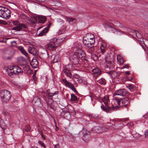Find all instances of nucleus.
Instances as JSON below:
<instances>
[{
  "mask_svg": "<svg viewBox=\"0 0 148 148\" xmlns=\"http://www.w3.org/2000/svg\"><path fill=\"white\" fill-rule=\"evenodd\" d=\"M15 51L14 50L8 51L5 54V55L3 57V59L5 60H11L15 54Z\"/></svg>",
  "mask_w": 148,
  "mask_h": 148,
  "instance_id": "6e6552de",
  "label": "nucleus"
},
{
  "mask_svg": "<svg viewBox=\"0 0 148 148\" xmlns=\"http://www.w3.org/2000/svg\"><path fill=\"white\" fill-rule=\"evenodd\" d=\"M120 62L121 63H123L124 62L123 60L122 59H120Z\"/></svg>",
  "mask_w": 148,
  "mask_h": 148,
  "instance_id": "69168bd1",
  "label": "nucleus"
},
{
  "mask_svg": "<svg viewBox=\"0 0 148 148\" xmlns=\"http://www.w3.org/2000/svg\"><path fill=\"white\" fill-rule=\"evenodd\" d=\"M133 79L132 77H129L127 78V79L128 81H131Z\"/></svg>",
  "mask_w": 148,
  "mask_h": 148,
  "instance_id": "4d7b16f0",
  "label": "nucleus"
},
{
  "mask_svg": "<svg viewBox=\"0 0 148 148\" xmlns=\"http://www.w3.org/2000/svg\"><path fill=\"white\" fill-rule=\"evenodd\" d=\"M29 52L34 55L37 56L36 49L33 47H29L28 48Z\"/></svg>",
  "mask_w": 148,
  "mask_h": 148,
  "instance_id": "a211bd4d",
  "label": "nucleus"
},
{
  "mask_svg": "<svg viewBox=\"0 0 148 148\" xmlns=\"http://www.w3.org/2000/svg\"><path fill=\"white\" fill-rule=\"evenodd\" d=\"M70 58L73 64L77 65L79 64V58L77 54L75 52L74 54L71 56Z\"/></svg>",
  "mask_w": 148,
  "mask_h": 148,
  "instance_id": "ddd939ff",
  "label": "nucleus"
},
{
  "mask_svg": "<svg viewBox=\"0 0 148 148\" xmlns=\"http://www.w3.org/2000/svg\"><path fill=\"white\" fill-rule=\"evenodd\" d=\"M37 21V19L36 18H34L33 20H31V22L32 24H35V22Z\"/></svg>",
  "mask_w": 148,
  "mask_h": 148,
  "instance_id": "a18cd8bd",
  "label": "nucleus"
},
{
  "mask_svg": "<svg viewBox=\"0 0 148 148\" xmlns=\"http://www.w3.org/2000/svg\"><path fill=\"white\" fill-rule=\"evenodd\" d=\"M22 53L24 54L26 57H28V53L24 49L22 52Z\"/></svg>",
  "mask_w": 148,
  "mask_h": 148,
  "instance_id": "79ce46f5",
  "label": "nucleus"
},
{
  "mask_svg": "<svg viewBox=\"0 0 148 148\" xmlns=\"http://www.w3.org/2000/svg\"><path fill=\"white\" fill-rule=\"evenodd\" d=\"M38 143L39 144L41 145L44 148L46 147V146H45L44 143H43L41 141L39 140Z\"/></svg>",
  "mask_w": 148,
  "mask_h": 148,
  "instance_id": "37998d69",
  "label": "nucleus"
},
{
  "mask_svg": "<svg viewBox=\"0 0 148 148\" xmlns=\"http://www.w3.org/2000/svg\"><path fill=\"white\" fill-rule=\"evenodd\" d=\"M133 137L136 138H138L141 136V135L138 133H136L133 135Z\"/></svg>",
  "mask_w": 148,
  "mask_h": 148,
  "instance_id": "c9c22d12",
  "label": "nucleus"
},
{
  "mask_svg": "<svg viewBox=\"0 0 148 148\" xmlns=\"http://www.w3.org/2000/svg\"><path fill=\"white\" fill-rule=\"evenodd\" d=\"M113 73V72L112 71H110L107 72V73L110 75H112Z\"/></svg>",
  "mask_w": 148,
  "mask_h": 148,
  "instance_id": "13d9d810",
  "label": "nucleus"
},
{
  "mask_svg": "<svg viewBox=\"0 0 148 148\" xmlns=\"http://www.w3.org/2000/svg\"><path fill=\"white\" fill-rule=\"evenodd\" d=\"M62 81L66 86L70 88L76 93H78L73 84L68 81L66 79H62Z\"/></svg>",
  "mask_w": 148,
  "mask_h": 148,
  "instance_id": "9d476101",
  "label": "nucleus"
},
{
  "mask_svg": "<svg viewBox=\"0 0 148 148\" xmlns=\"http://www.w3.org/2000/svg\"><path fill=\"white\" fill-rule=\"evenodd\" d=\"M12 23L14 25H16V27H14L12 28V29L13 30H16L17 31H20L23 29L27 28V27L25 24L23 23H20L17 21H13Z\"/></svg>",
  "mask_w": 148,
  "mask_h": 148,
  "instance_id": "39448f33",
  "label": "nucleus"
},
{
  "mask_svg": "<svg viewBox=\"0 0 148 148\" xmlns=\"http://www.w3.org/2000/svg\"><path fill=\"white\" fill-rule=\"evenodd\" d=\"M12 70L14 72H15V73L16 74L17 70V66H14L12 67H11Z\"/></svg>",
  "mask_w": 148,
  "mask_h": 148,
  "instance_id": "4c0bfd02",
  "label": "nucleus"
},
{
  "mask_svg": "<svg viewBox=\"0 0 148 148\" xmlns=\"http://www.w3.org/2000/svg\"><path fill=\"white\" fill-rule=\"evenodd\" d=\"M23 69L24 71H27L30 69V67L27 64H23Z\"/></svg>",
  "mask_w": 148,
  "mask_h": 148,
  "instance_id": "f704fd0d",
  "label": "nucleus"
},
{
  "mask_svg": "<svg viewBox=\"0 0 148 148\" xmlns=\"http://www.w3.org/2000/svg\"><path fill=\"white\" fill-rule=\"evenodd\" d=\"M89 116L90 117L92 118L95 119H98L99 118L98 114H89Z\"/></svg>",
  "mask_w": 148,
  "mask_h": 148,
  "instance_id": "7c9ffc66",
  "label": "nucleus"
},
{
  "mask_svg": "<svg viewBox=\"0 0 148 148\" xmlns=\"http://www.w3.org/2000/svg\"><path fill=\"white\" fill-rule=\"evenodd\" d=\"M27 73L29 74H31L32 73L33 71L32 70L29 69V70L27 71Z\"/></svg>",
  "mask_w": 148,
  "mask_h": 148,
  "instance_id": "6e6d98bb",
  "label": "nucleus"
},
{
  "mask_svg": "<svg viewBox=\"0 0 148 148\" xmlns=\"http://www.w3.org/2000/svg\"><path fill=\"white\" fill-rule=\"evenodd\" d=\"M8 71V75L12 77H14V75H16V74L14 71L12 70L11 67L8 68L6 69Z\"/></svg>",
  "mask_w": 148,
  "mask_h": 148,
  "instance_id": "4be33fe9",
  "label": "nucleus"
},
{
  "mask_svg": "<svg viewBox=\"0 0 148 148\" xmlns=\"http://www.w3.org/2000/svg\"><path fill=\"white\" fill-rule=\"evenodd\" d=\"M56 92V91H55V92H53V91H52V90L51 91L50 90V92L51 93H55Z\"/></svg>",
  "mask_w": 148,
  "mask_h": 148,
  "instance_id": "774afa93",
  "label": "nucleus"
},
{
  "mask_svg": "<svg viewBox=\"0 0 148 148\" xmlns=\"http://www.w3.org/2000/svg\"><path fill=\"white\" fill-rule=\"evenodd\" d=\"M83 136L82 139L85 142L89 141L90 138V131H88L87 130L84 129L82 131Z\"/></svg>",
  "mask_w": 148,
  "mask_h": 148,
  "instance_id": "1a4fd4ad",
  "label": "nucleus"
},
{
  "mask_svg": "<svg viewBox=\"0 0 148 148\" xmlns=\"http://www.w3.org/2000/svg\"><path fill=\"white\" fill-rule=\"evenodd\" d=\"M53 100L52 99H49L48 101L47 102V104L49 106V107L50 108H51V105L53 103Z\"/></svg>",
  "mask_w": 148,
  "mask_h": 148,
  "instance_id": "e433bc0d",
  "label": "nucleus"
},
{
  "mask_svg": "<svg viewBox=\"0 0 148 148\" xmlns=\"http://www.w3.org/2000/svg\"><path fill=\"white\" fill-rule=\"evenodd\" d=\"M31 128L30 126L29 125H26L25 127V128L23 130V131L28 132H29Z\"/></svg>",
  "mask_w": 148,
  "mask_h": 148,
  "instance_id": "473e14b6",
  "label": "nucleus"
},
{
  "mask_svg": "<svg viewBox=\"0 0 148 148\" xmlns=\"http://www.w3.org/2000/svg\"><path fill=\"white\" fill-rule=\"evenodd\" d=\"M63 72L65 74V75H66V76L70 78H72V75L71 73L70 72V71H66V70H63Z\"/></svg>",
  "mask_w": 148,
  "mask_h": 148,
  "instance_id": "a878e982",
  "label": "nucleus"
},
{
  "mask_svg": "<svg viewBox=\"0 0 148 148\" xmlns=\"http://www.w3.org/2000/svg\"><path fill=\"white\" fill-rule=\"evenodd\" d=\"M102 100L105 106L104 105L101 106V108L104 112L107 113H111L119 109V107L118 106L110 105L109 100V96L108 95L105 96L102 99Z\"/></svg>",
  "mask_w": 148,
  "mask_h": 148,
  "instance_id": "f257e3e1",
  "label": "nucleus"
},
{
  "mask_svg": "<svg viewBox=\"0 0 148 148\" xmlns=\"http://www.w3.org/2000/svg\"><path fill=\"white\" fill-rule=\"evenodd\" d=\"M11 12L8 8L0 6V17L4 18H9L11 16Z\"/></svg>",
  "mask_w": 148,
  "mask_h": 148,
  "instance_id": "7ed1b4c3",
  "label": "nucleus"
},
{
  "mask_svg": "<svg viewBox=\"0 0 148 148\" xmlns=\"http://www.w3.org/2000/svg\"><path fill=\"white\" fill-rule=\"evenodd\" d=\"M47 20V18L42 16H39L38 17V21L39 23H45Z\"/></svg>",
  "mask_w": 148,
  "mask_h": 148,
  "instance_id": "5701e85b",
  "label": "nucleus"
},
{
  "mask_svg": "<svg viewBox=\"0 0 148 148\" xmlns=\"http://www.w3.org/2000/svg\"><path fill=\"white\" fill-rule=\"evenodd\" d=\"M18 48L21 51V52L24 49L23 47L21 46H18Z\"/></svg>",
  "mask_w": 148,
  "mask_h": 148,
  "instance_id": "603ef678",
  "label": "nucleus"
},
{
  "mask_svg": "<svg viewBox=\"0 0 148 148\" xmlns=\"http://www.w3.org/2000/svg\"><path fill=\"white\" fill-rule=\"evenodd\" d=\"M54 148H59V145L58 144H56L54 146Z\"/></svg>",
  "mask_w": 148,
  "mask_h": 148,
  "instance_id": "052dcab7",
  "label": "nucleus"
},
{
  "mask_svg": "<svg viewBox=\"0 0 148 148\" xmlns=\"http://www.w3.org/2000/svg\"><path fill=\"white\" fill-rule=\"evenodd\" d=\"M97 82L101 85H105L106 84V81L105 79L103 78H101L99 80H98Z\"/></svg>",
  "mask_w": 148,
  "mask_h": 148,
  "instance_id": "bb28decb",
  "label": "nucleus"
},
{
  "mask_svg": "<svg viewBox=\"0 0 148 148\" xmlns=\"http://www.w3.org/2000/svg\"><path fill=\"white\" fill-rule=\"evenodd\" d=\"M48 32V29L45 28L44 29L39 33V34L38 35V36H41L45 35Z\"/></svg>",
  "mask_w": 148,
  "mask_h": 148,
  "instance_id": "b1692460",
  "label": "nucleus"
},
{
  "mask_svg": "<svg viewBox=\"0 0 148 148\" xmlns=\"http://www.w3.org/2000/svg\"><path fill=\"white\" fill-rule=\"evenodd\" d=\"M2 114H3L5 117L6 116H8L9 115V113L5 111H4L3 112Z\"/></svg>",
  "mask_w": 148,
  "mask_h": 148,
  "instance_id": "a19ab883",
  "label": "nucleus"
},
{
  "mask_svg": "<svg viewBox=\"0 0 148 148\" xmlns=\"http://www.w3.org/2000/svg\"><path fill=\"white\" fill-rule=\"evenodd\" d=\"M0 127L3 130H4V129L6 128V126L5 125L3 120L0 117Z\"/></svg>",
  "mask_w": 148,
  "mask_h": 148,
  "instance_id": "393cba45",
  "label": "nucleus"
},
{
  "mask_svg": "<svg viewBox=\"0 0 148 148\" xmlns=\"http://www.w3.org/2000/svg\"><path fill=\"white\" fill-rule=\"evenodd\" d=\"M134 31L136 33V36L137 37V33H138V32L136 30H134Z\"/></svg>",
  "mask_w": 148,
  "mask_h": 148,
  "instance_id": "0e129e2a",
  "label": "nucleus"
},
{
  "mask_svg": "<svg viewBox=\"0 0 148 148\" xmlns=\"http://www.w3.org/2000/svg\"><path fill=\"white\" fill-rule=\"evenodd\" d=\"M76 53L77 54L79 58L82 60H86V54L82 50L79 49H77L75 51Z\"/></svg>",
  "mask_w": 148,
  "mask_h": 148,
  "instance_id": "f8f14e48",
  "label": "nucleus"
},
{
  "mask_svg": "<svg viewBox=\"0 0 148 148\" xmlns=\"http://www.w3.org/2000/svg\"><path fill=\"white\" fill-rule=\"evenodd\" d=\"M11 45L13 47H15L16 46L17 43L15 41H14L11 42Z\"/></svg>",
  "mask_w": 148,
  "mask_h": 148,
  "instance_id": "c03bdc74",
  "label": "nucleus"
},
{
  "mask_svg": "<svg viewBox=\"0 0 148 148\" xmlns=\"http://www.w3.org/2000/svg\"><path fill=\"white\" fill-rule=\"evenodd\" d=\"M17 68L18 69L16 74L18 75L19 74H20L21 75L23 73V71L18 66V67Z\"/></svg>",
  "mask_w": 148,
  "mask_h": 148,
  "instance_id": "72a5a7b5",
  "label": "nucleus"
},
{
  "mask_svg": "<svg viewBox=\"0 0 148 148\" xmlns=\"http://www.w3.org/2000/svg\"><path fill=\"white\" fill-rule=\"evenodd\" d=\"M33 78L34 80V82H35L37 80V79L36 77V74L35 73H34L33 75Z\"/></svg>",
  "mask_w": 148,
  "mask_h": 148,
  "instance_id": "8fccbe9b",
  "label": "nucleus"
},
{
  "mask_svg": "<svg viewBox=\"0 0 148 148\" xmlns=\"http://www.w3.org/2000/svg\"><path fill=\"white\" fill-rule=\"evenodd\" d=\"M31 66L33 68H36L38 66V62L37 60L34 58L30 62Z\"/></svg>",
  "mask_w": 148,
  "mask_h": 148,
  "instance_id": "dca6fc26",
  "label": "nucleus"
},
{
  "mask_svg": "<svg viewBox=\"0 0 148 148\" xmlns=\"http://www.w3.org/2000/svg\"><path fill=\"white\" fill-rule=\"evenodd\" d=\"M90 97L91 98V100L92 101L93 100V98L94 97V96L93 95H91L90 96Z\"/></svg>",
  "mask_w": 148,
  "mask_h": 148,
  "instance_id": "680f3d73",
  "label": "nucleus"
},
{
  "mask_svg": "<svg viewBox=\"0 0 148 148\" xmlns=\"http://www.w3.org/2000/svg\"><path fill=\"white\" fill-rule=\"evenodd\" d=\"M130 103L129 99L128 97H127L122 99L121 104L123 105V106L126 107L127 106L130 104Z\"/></svg>",
  "mask_w": 148,
  "mask_h": 148,
  "instance_id": "f3484780",
  "label": "nucleus"
},
{
  "mask_svg": "<svg viewBox=\"0 0 148 148\" xmlns=\"http://www.w3.org/2000/svg\"><path fill=\"white\" fill-rule=\"evenodd\" d=\"M125 74H126L127 75H129L130 74V71H126L125 72Z\"/></svg>",
  "mask_w": 148,
  "mask_h": 148,
  "instance_id": "e2e57ef3",
  "label": "nucleus"
},
{
  "mask_svg": "<svg viewBox=\"0 0 148 148\" xmlns=\"http://www.w3.org/2000/svg\"><path fill=\"white\" fill-rule=\"evenodd\" d=\"M122 99H119L116 97H115L114 99V100L115 101L116 103L119 105H120L121 104V101Z\"/></svg>",
  "mask_w": 148,
  "mask_h": 148,
  "instance_id": "cd10ccee",
  "label": "nucleus"
},
{
  "mask_svg": "<svg viewBox=\"0 0 148 148\" xmlns=\"http://www.w3.org/2000/svg\"><path fill=\"white\" fill-rule=\"evenodd\" d=\"M107 130V129L105 127H101L99 126H95L90 131V133H99L100 132L106 131Z\"/></svg>",
  "mask_w": 148,
  "mask_h": 148,
  "instance_id": "0eeeda50",
  "label": "nucleus"
},
{
  "mask_svg": "<svg viewBox=\"0 0 148 148\" xmlns=\"http://www.w3.org/2000/svg\"><path fill=\"white\" fill-rule=\"evenodd\" d=\"M77 100V97L74 94H71L70 100L71 101H75Z\"/></svg>",
  "mask_w": 148,
  "mask_h": 148,
  "instance_id": "c85d7f7f",
  "label": "nucleus"
},
{
  "mask_svg": "<svg viewBox=\"0 0 148 148\" xmlns=\"http://www.w3.org/2000/svg\"><path fill=\"white\" fill-rule=\"evenodd\" d=\"M144 135L145 138H147L148 137V130H146L145 131Z\"/></svg>",
  "mask_w": 148,
  "mask_h": 148,
  "instance_id": "de8ad7c7",
  "label": "nucleus"
},
{
  "mask_svg": "<svg viewBox=\"0 0 148 148\" xmlns=\"http://www.w3.org/2000/svg\"><path fill=\"white\" fill-rule=\"evenodd\" d=\"M111 30L112 31L113 33H114L115 32H117L118 31V30L117 29H116L113 27H112Z\"/></svg>",
  "mask_w": 148,
  "mask_h": 148,
  "instance_id": "09e8293b",
  "label": "nucleus"
},
{
  "mask_svg": "<svg viewBox=\"0 0 148 148\" xmlns=\"http://www.w3.org/2000/svg\"><path fill=\"white\" fill-rule=\"evenodd\" d=\"M129 125L130 126H132L133 125V123H129Z\"/></svg>",
  "mask_w": 148,
  "mask_h": 148,
  "instance_id": "338daca9",
  "label": "nucleus"
},
{
  "mask_svg": "<svg viewBox=\"0 0 148 148\" xmlns=\"http://www.w3.org/2000/svg\"><path fill=\"white\" fill-rule=\"evenodd\" d=\"M57 40L56 38L50 40V43L47 44V47L49 50L53 51L58 47V45L57 44Z\"/></svg>",
  "mask_w": 148,
  "mask_h": 148,
  "instance_id": "423d86ee",
  "label": "nucleus"
},
{
  "mask_svg": "<svg viewBox=\"0 0 148 148\" xmlns=\"http://www.w3.org/2000/svg\"><path fill=\"white\" fill-rule=\"evenodd\" d=\"M100 49L101 53H104L107 49L106 45L105 43H102L100 44Z\"/></svg>",
  "mask_w": 148,
  "mask_h": 148,
  "instance_id": "412c9836",
  "label": "nucleus"
},
{
  "mask_svg": "<svg viewBox=\"0 0 148 148\" xmlns=\"http://www.w3.org/2000/svg\"><path fill=\"white\" fill-rule=\"evenodd\" d=\"M59 92L58 91H56L55 93H51L50 92V90L48 89L47 90V92L46 93V95L49 98V99H52L53 96L58 94Z\"/></svg>",
  "mask_w": 148,
  "mask_h": 148,
  "instance_id": "2eb2a0df",
  "label": "nucleus"
},
{
  "mask_svg": "<svg viewBox=\"0 0 148 148\" xmlns=\"http://www.w3.org/2000/svg\"><path fill=\"white\" fill-rule=\"evenodd\" d=\"M129 67V66L128 65L126 64L122 67V68L123 69H124L125 68H128Z\"/></svg>",
  "mask_w": 148,
  "mask_h": 148,
  "instance_id": "5fc2aeb1",
  "label": "nucleus"
},
{
  "mask_svg": "<svg viewBox=\"0 0 148 148\" xmlns=\"http://www.w3.org/2000/svg\"><path fill=\"white\" fill-rule=\"evenodd\" d=\"M0 24L6 25L7 24V22L5 21H3V20H0Z\"/></svg>",
  "mask_w": 148,
  "mask_h": 148,
  "instance_id": "3c124183",
  "label": "nucleus"
},
{
  "mask_svg": "<svg viewBox=\"0 0 148 148\" xmlns=\"http://www.w3.org/2000/svg\"><path fill=\"white\" fill-rule=\"evenodd\" d=\"M51 23H49L48 25V26H47V27H45V28H46L47 29H48V31H49V28H50L51 25Z\"/></svg>",
  "mask_w": 148,
  "mask_h": 148,
  "instance_id": "864d4df0",
  "label": "nucleus"
},
{
  "mask_svg": "<svg viewBox=\"0 0 148 148\" xmlns=\"http://www.w3.org/2000/svg\"><path fill=\"white\" fill-rule=\"evenodd\" d=\"M115 95L121 96L123 97L127 95L128 96L130 94L126 91L124 89H120L116 90L114 93Z\"/></svg>",
  "mask_w": 148,
  "mask_h": 148,
  "instance_id": "9b49d317",
  "label": "nucleus"
},
{
  "mask_svg": "<svg viewBox=\"0 0 148 148\" xmlns=\"http://www.w3.org/2000/svg\"><path fill=\"white\" fill-rule=\"evenodd\" d=\"M95 41V38H88L85 37L83 39V43L86 47L88 48L89 52H93L95 49V47L94 46Z\"/></svg>",
  "mask_w": 148,
  "mask_h": 148,
  "instance_id": "f03ea898",
  "label": "nucleus"
},
{
  "mask_svg": "<svg viewBox=\"0 0 148 148\" xmlns=\"http://www.w3.org/2000/svg\"><path fill=\"white\" fill-rule=\"evenodd\" d=\"M38 131L39 132L40 134L41 135L42 137L43 138L44 140L45 139V136L43 135V133L42 132L40 131L39 130H38Z\"/></svg>",
  "mask_w": 148,
  "mask_h": 148,
  "instance_id": "49530a36",
  "label": "nucleus"
},
{
  "mask_svg": "<svg viewBox=\"0 0 148 148\" xmlns=\"http://www.w3.org/2000/svg\"><path fill=\"white\" fill-rule=\"evenodd\" d=\"M59 56L58 55H57L54 56V57L53 60V63H56L58 62L59 61Z\"/></svg>",
  "mask_w": 148,
  "mask_h": 148,
  "instance_id": "2f4dec72",
  "label": "nucleus"
},
{
  "mask_svg": "<svg viewBox=\"0 0 148 148\" xmlns=\"http://www.w3.org/2000/svg\"><path fill=\"white\" fill-rule=\"evenodd\" d=\"M72 65L71 64H69L68 65L66 66L63 70H66V71H70L72 69Z\"/></svg>",
  "mask_w": 148,
  "mask_h": 148,
  "instance_id": "c756f323",
  "label": "nucleus"
},
{
  "mask_svg": "<svg viewBox=\"0 0 148 148\" xmlns=\"http://www.w3.org/2000/svg\"><path fill=\"white\" fill-rule=\"evenodd\" d=\"M92 72L93 73V76L96 78L101 74V71L98 68H95L92 70Z\"/></svg>",
  "mask_w": 148,
  "mask_h": 148,
  "instance_id": "4468645a",
  "label": "nucleus"
},
{
  "mask_svg": "<svg viewBox=\"0 0 148 148\" xmlns=\"http://www.w3.org/2000/svg\"><path fill=\"white\" fill-rule=\"evenodd\" d=\"M66 21H68L71 24H73L76 22V20L75 18H71L70 17L65 16Z\"/></svg>",
  "mask_w": 148,
  "mask_h": 148,
  "instance_id": "6ab92c4d",
  "label": "nucleus"
},
{
  "mask_svg": "<svg viewBox=\"0 0 148 148\" xmlns=\"http://www.w3.org/2000/svg\"><path fill=\"white\" fill-rule=\"evenodd\" d=\"M128 88L130 90L131 92H133L134 87L133 85L131 84L129 85H128Z\"/></svg>",
  "mask_w": 148,
  "mask_h": 148,
  "instance_id": "58836bf2",
  "label": "nucleus"
},
{
  "mask_svg": "<svg viewBox=\"0 0 148 148\" xmlns=\"http://www.w3.org/2000/svg\"><path fill=\"white\" fill-rule=\"evenodd\" d=\"M106 66L108 68H111L113 66L114 62L111 60H105Z\"/></svg>",
  "mask_w": 148,
  "mask_h": 148,
  "instance_id": "aec40b11",
  "label": "nucleus"
},
{
  "mask_svg": "<svg viewBox=\"0 0 148 148\" xmlns=\"http://www.w3.org/2000/svg\"><path fill=\"white\" fill-rule=\"evenodd\" d=\"M65 114H69V113L68 111H66L65 112L64 111L62 110L60 113V116H64L65 115ZM64 117V116H63Z\"/></svg>",
  "mask_w": 148,
  "mask_h": 148,
  "instance_id": "ea45409f",
  "label": "nucleus"
},
{
  "mask_svg": "<svg viewBox=\"0 0 148 148\" xmlns=\"http://www.w3.org/2000/svg\"><path fill=\"white\" fill-rule=\"evenodd\" d=\"M1 97L2 102L7 103L9 100L11 95L9 91L4 90L1 92Z\"/></svg>",
  "mask_w": 148,
  "mask_h": 148,
  "instance_id": "20e7f679",
  "label": "nucleus"
},
{
  "mask_svg": "<svg viewBox=\"0 0 148 148\" xmlns=\"http://www.w3.org/2000/svg\"><path fill=\"white\" fill-rule=\"evenodd\" d=\"M58 21L61 22L62 23H64V21L63 20H62L60 19H58Z\"/></svg>",
  "mask_w": 148,
  "mask_h": 148,
  "instance_id": "bf43d9fd",
  "label": "nucleus"
}]
</instances>
